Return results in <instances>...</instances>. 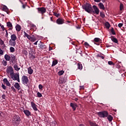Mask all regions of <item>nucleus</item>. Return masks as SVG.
I'll return each mask as SVG.
<instances>
[{
  "mask_svg": "<svg viewBox=\"0 0 126 126\" xmlns=\"http://www.w3.org/2000/svg\"><path fill=\"white\" fill-rule=\"evenodd\" d=\"M82 7L85 11H86L88 13H90V14H91V10H92V5L91 4L88 2H86L82 6Z\"/></svg>",
  "mask_w": 126,
  "mask_h": 126,
  "instance_id": "f257e3e1",
  "label": "nucleus"
},
{
  "mask_svg": "<svg viewBox=\"0 0 126 126\" xmlns=\"http://www.w3.org/2000/svg\"><path fill=\"white\" fill-rule=\"evenodd\" d=\"M21 122V118L17 115L14 114L12 117V124L14 126H17Z\"/></svg>",
  "mask_w": 126,
  "mask_h": 126,
  "instance_id": "f03ea898",
  "label": "nucleus"
},
{
  "mask_svg": "<svg viewBox=\"0 0 126 126\" xmlns=\"http://www.w3.org/2000/svg\"><path fill=\"white\" fill-rule=\"evenodd\" d=\"M100 12V10L97 7V6L94 5L93 6L92 8V10L91 11L90 14H99Z\"/></svg>",
  "mask_w": 126,
  "mask_h": 126,
  "instance_id": "7ed1b4c3",
  "label": "nucleus"
},
{
  "mask_svg": "<svg viewBox=\"0 0 126 126\" xmlns=\"http://www.w3.org/2000/svg\"><path fill=\"white\" fill-rule=\"evenodd\" d=\"M97 116H98L99 118H107L108 116V113L106 111H100L97 112Z\"/></svg>",
  "mask_w": 126,
  "mask_h": 126,
  "instance_id": "20e7f679",
  "label": "nucleus"
},
{
  "mask_svg": "<svg viewBox=\"0 0 126 126\" xmlns=\"http://www.w3.org/2000/svg\"><path fill=\"white\" fill-rule=\"evenodd\" d=\"M22 82L25 85V86H28V83H29V79H28V77L27 76H23L22 77Z\"/></svg>",
  "mask_w": 126,
  "mask_h": 126,
  "instance_id": "39448f33",
  "label": "nucleus"
},
{
  "mask_svg": "<svg viewBox=\"0 0 126 126\" xmlns=\"http://www.w3.org/2000/svg\"><path fill=\"white\" fill-rule=\"evenodd\" d=\"M38 13H41V14H44L47 12V9L44 7H38L37 8Z\"/></svg>",
  "mask_w": 126,
  "mask_h": 126,
  "instance_id": "423d86ee",
  "label": "nucleus"
},
{
  "mask_svg": "<svg viewBox=\"0 0 126 126\" xmlns=\"http://www.w3.org/2000/svg\"><path fill=\"white\" fill-rule=\"evenodd\" d=\"M6 71L7 73H10V76L13 75L14 73V70L11 66H9L7 68Z\"/></svg>",
  "mask_w": 126,
  "mask_h": 126,
  "instance_id": "0eeeda50",
  "label": "nucleus"
},
{
  "mask_svg": "<svg viewBox=\"0 0 126 126\" xmlns=\"http://www.w3.org/2000/svg\"><path fill=\"white\" fill-rule=\"evenodd\" d=\"M56 23L59 25H62L64 23V19L59 18L56 20Z\"/></svg>",
  "mask_w": 126,
  "mask_h": 126,
  "instance_id": "6e6552de",
  "label": "nucleus"
},
{
  "mask_svg": "<svg viewBox=\"0 0 126 126\" xmlns=\"http://www.w3.org/2000/svg\"><path fill=\"white\" fill-rule=\"evenodd\" d=\"M10 61H11V63H12L13 64L17 63V62H16V57L13 54L11 55V59Z\"/></svg>",
  "mask_w": 126,
  "mask_h": 126,
  "instance_id": "1a4fd4ad",
  "label": "nucleus"
},
{
  "mask_svg": "<svg viewBox=\"0 0 126 126\" xmlns=\"http://www.w3.org/2000/svg\"><path fill=\"white\" fill-rule=\"evenodd\" d=\"M6 26L8 28H9V31H11L13 29V26L12 25V23L10 22H7L6 23Z\"/></svg>",
  "mask_w": 126,
  "mask_h": 126,
  "instance_id": "9d476101",
  "label": "nucleus"
},
{
  "mask_svg": "<svg viewBox=\"0 0 126 126\" xmlns=\"http://www.w3.org/2000/svg\"><path fill=\"white\" fill-rule=\"evenodd\" d=\"M3 82L4 83V84L6 85V86H8L9 87L11 86V84H10V83H9V81H8V80H7V78H4L3 79Z\"/></svg>",
  "mask_w": 126,
  "mask_h": 126,
  "instance_id": "9b49d317",
  "label": "nucleus"
},
{
  "mask_svg": "<svg viewBox=\"0 0 126 126\" xmlns=\"http://www.w3.org/2000/svg\"><path fill=\"white\" fill-rule=\"evenodd\" d=\"M31 104L33 110H34V111H37L38 110V108H37V105H36L35 103L33 102V101H32Z\"/></svg>",
  "mask_w": 126,
  "mask_h": 126,
  "instance_id": "f8f14e48",
  "label": "nucleus"
},
{
  "mask_svg": "<svg viewBox=\"0 0 126 126\" xmlns=\"http://www.w3.org/2000/svg\"><path fill=\"white\" fill-rule=\"evenodd\" d=\"M9 45L12 47H15L16 45V41H15V40H11L10 39L9 41Z\"/></svg>",
  "mask_w": 126,
  "mask_h": 126,
  "instance_id": "ddd939ff",
  "label": "nucleus"
},
{
  "mask_svg": "<svg viewBox=\"0 0 126 126\" xmlns=\"http://www.w3.org/2000/svg\"><path fill=\"white\" fill-rule=\"evenodd\" d=\"M111 40L113 42V43H115V44H119V41L117 38L115 37L114 36H111L110 37Z\"/></svg>",
  "mask_w": 126,
  "mask_h": 126,
  "instance_id": "4468645a",
  "label": "nucleus"
},
{
  "mask_svg": "<svg viewBox=\"0 0 126 126\" xmlns=\"http://www.w3.org/2000/svg\"><path fill=\"white\" fill-rule=\"evenodd\" d=\"M70 106L71 107L73 111H75L76 110V108H77V104H76V103L71 102Z\"/></svg>",
  "mask_w": 126,
  "mask_h": 126,
  "instance_id": "2eb2a0df",
  "label": "nucleus"
},
{
  "mask_svg": "<svg viewBox=\"0 0 126 126\" xmlns=\"http://www.w3.org/2000/svg\"><path fill=\"white\" fill-rule=\"evenodd\" d=\"M12 65H14L13 67H14L15 70H16L17 71L20 70V68L19 67L18 64L17 63L13 64Z\"/></svg>",
  "mask_w": 126,
  "mask_h": 126,
  "instance_id": "dca6fc26",
  "label": "nucleus"
},
{
  "mask_svg": "<svg viewBox=\"0 0 126 126\" xmlns=\"http://www.w3.org/2000/svg\"><path fill=\"white\" fill-rule=\"evenodd\" d=\"M19 76V74H16L15 75H14V73H13V75H11V77L12 79H13L14 81L17 80Z\"/></svg>",
  "mask_w": 126,
  "mask_h": 126,
  "instance_id": "f3484780",
  "label": "nucleus"
},
{
  "mask_svg": "<svg viewBox=\"0 0 126 126\" xmlns=\"http://www.w3.org/2000/svg\"><path fill=\"white\" fill-rule=\"evenodd\" d=\"M23 112L26 115V116H27V117H29L30 116H31V112L27 109L24 110L23 111Z\"/></svg>",
  "mask_w": 126,
  "mask_h": 126,
  "instance_id": "a211bd4d",
  "label": "nucleus"
},
{
  "mask_svg": "<svg viewBox=\"0 0 126 126\" xmlns=\"http://www.w3.org/2000/svg\"><path fill=\"white\" fill-rule=\"evenodd\" d=\"M12 41H16L17 40V36L15 34H12L11 35V39H10Z\"/></svg>",
  "mask_w": 126,
  "mask_h": 126,
  "instance_id": "6ab92c4d",
  "label": "nucleus"
},
{
  "mask_svg": "<svg viewBox=\"0 0 126 126\" xmlns=\"http://www.w3.org/2000/svg\"><path fill=\"white\" fill-rule=\"evenodd\" d=\"M14 86L17 90H20L21 89V86H20V85L18 83H15Z\"/></svg>",
  "mask_w": 126,
  "mask_h": 126,
  "instance_id": "aec40b11",
  "label": "nucleus"
},
{
  "mask_svg": "<svg viewBox=\"0 0 126 126\" xmlns=\"http://www.w3.org/2000/svg\"><path fill=\"white\" fill-rule=\"evenodd\" d=\"M11 58V55L9 56L7 54H5L4 55V59L5 61H7V62H9V61H10Z\"/></svg>",
  "mask_w": 126,
  "mask_h": 126,
  "instance_id": "412c9836",
  "label": "nucleus"
},
{
  "mask_svg": "<svg viewBox=\"0 0 126 126\" xmlns=\"http://www.w3.org/2000/svg\"><path fill=\"white\" fill-rule=\"evenodd\" d=\"M3 11H5L7 14H9V11H8V8L5 5H4L2 7Z\"/></svg>",
  "mask_w": 126,
  "mask_h": 126,
  "instance_id": "4be33fe9",
  "label": "nucleus"
},
{
  "mask_svg": "<svg viewBox=\"0 0 126 126\" xmlns=\"http://www.w3.org/2000/svg\"><path fill=\"white\" fill-rule=\"evenodd\" d=\"M38 47L42 50H45V49H47V46L45 44H39Z\"/></svg>",
  "mask_w": 126,
  "mask_h": 126,
  "instance_id": "5701e85b",
  "label": "nucleus"
},
{
  "mask_svg": "<svg viewBox=\"0 0 126 126\" xmlns=\"http://www.w3.org/2000/svg\"><path fill=\"white\" fill-rule=\"evenodd\" d=\"M98 6H99L100 9H103V10H105V6H104L103 3L100 2L99 3H98Z\"/></svg>",
  "mask_w": 126,
  "mask_h": 126,
  "instance_id": "b1692460",
  "label": "nucleus"
},
{
  "mask_svg": "<svg viewBox=\"0 0 126 126\" xmlns=\"http://www.w3.org/2000/svg\"><path fill=\"white\" fill-rule=\"evenodd\" d=\"M28 39L30 40L31 42H35V41H36V37H32L30 35V37H29Z\"/></svg>",
  "mask_w": 126,
  "mask_h": 126,
  "instance_id": "393cba45",
  "label": "nucleus"
},
{
  "mask_svg": "<svg viewBox=\"0 0 126 126\" xmlns=\"http://www.w3.org/2000/svg\"><path fill=\"white\" fill-rule=\"evenodd\" d=\"M16 31H17V32H19L20 31V30H21V26H20V25L17 24L16 27Z\"/></svg>",
  "mask_w": 126,
  "mask_h": 126,
  "instance_id": "a878e982",
  "label": "nucleus"
},
{
  "mask_svg": "<svg viewBox=\"0 0 126 126\" xmlns=\"http://www.w3.org/2000/svg\"><path fill=\"white\" fill-rule=\"evenodd\" d=\"M28 72L29 74H32V73H33V69H32V68H31V67H29L28 68Z\"/></svg>",
  "mask_w": 126,
  "mask_h": 126,
  "instance_id": "bb28decb",
  "label": "nucleus"
},
{
  "mask_svg": "<svg viewBox=\"0 0 126 126\" xmlns=\"http://www.w3.org/2000/svg\"><path fill=\"white\" fill-rule=\"evenodd\" d=\"M107 120H108L109 122H112L113 121V117H112V115H108L107 117Z\"/></svg>",
  "mask_w": 126,
  "mask_h": 126,
  "instance_id": "cd10ccee",
  "label": "nucleus"
},
{
  "mask_svg": "<svg viewBox=\"0 0 126 126\" xmlns=\"http://www.w3.org/2000/svg\"><path fill=\"white\" fill-rule=\"evenodd\" d=\"M56 64H58V60H55L53 61L52 66H55V65H56Z\"/></svg>",
  "mask_w": 126,
  "mask_h": 126,
  "instance_id": "c85d7f7f",
  "label": "nucleus"
},
{
  "mask_svg": "<svg viewBox=\"0 0 126 126\" xmlns=\"http://www.w3.org/2000/svg\"><path fill=\"white\" fill-rule=\"evenodd\" d=\"M77 67H78V69H80V70H81V69H82V68H83L82 64L78 63L77 64Z\"/></svg>",
  "mask_w": 126,
  "mask_h": 126,
  "instance_id": "c756f323",
  "label": "nucleus"
},
{
  "mask_svg": "<svg viewBox=\"0 0 126 126\" xmlns=\"http://www.w3.org/2000/svg\"><path fill=\"white\" fill-rule=\"evenodd\" d=\"M105 26L107 28V29H109V28H110L111 25H110V23H109V22H106L105 24Z\"/></svg>",
  "mask_w": 126,
  "mask_h": 126,
  "instance_id": "7c9ffc66",
  "label": "nucleus"
},
{
  "mask_svg": "<svg viewBox=\"0 0 126 126\" xmlns=\"http://www.w3.org/2000/svg\"><path fill=\"white\" fill-rule=\"evenodd\" d=\"M9 50L10 53H14V52H15V49L13 47H10Z\"/></svg>",
  "mask_w": 126,
  "mask_h": 126,
  "instance_id": "2f4dec72",
  "label": "nucleus"
},
{
  "mask_svg": "<svg viewBox=\"0 0 126 126\" xmlns=\"http://www.w3.org/2000/svg\"><path fill=\"white\" fill-rule=\"evenodd\" d=\"M24 37H27L28 39H29L30 35L28 34L27 33H26V32H24Z\"/></svg>",
  "mask_w": 126,
  "mask_h": 126,
  "instance_id": "473e14b6",
  "label": "nucleus"
},
{
  "mask_svg": "<svg viewBox=\"0 0 126 126\" xmlns=\"http://www.w3.org/2000/svg\"><path fill=\"white\" fill-rule=\"evenodd\" d=\"M94 42H96V43H98V42L101 41V39H100L99 38H97V37H96V38H95L94 39Z\"/></svg>",
  "mask_w": 126,
  "mask_h": 126,
  "instance_id": "72a5a7b5",
  "label": "nucleus"
},
{
  "mask_svg": "<svg viewBox=\"0 0 126 126\" xmlns=\"http://www.w3.org/2000/svg\"><path fill=\"white\" fill-rule=\"evenodd\" d=\"M100 17H101L102 18H105V13H104V12H100Z\"/></svg>",
  "mask_w": 126,
  "mask_h": 126,
  "instance_id": "f704fd0d",
  "label": "nucleus"
},
{
  "mask_svg": "<svg viewBox=\"0 0 126 126\" xmlns=\"http://www.w3.org/2000/svg\"><path fill=\"white\" fill-rule=\"evenodd\" d=\"M64 73V71L63 70H61L58 72V75L60 76L63 75V74Z\"/></svg>",
  "mask_w": 126,
  "mask_h": 126,
  "instance_id": "c9c22d12",
  "label": "nucleus"
},
{
  "mask_svg": "<svg viewBox=\"0 0 126 126\" xmlns=\"http://www.w3.org/2000/svg\"><path fill=\"white\" fill-rule=\"evenodd\" d=\"M108 64H109V65H113V66H115V63L112 61H108Z\"/></svg>",
  "mask_w": 126,
  "mask_h": 126,
  "instance_id": "e433bc0d",
  "label": "nucleus"
},
{
  "mask_svg": "<svg viewBox=\"0 0 126 126\" xmlns=\"http://www.w3.org/2000/svg\"><path fill=\"white\" fill-rule=\"evenodd\" d=\"M112 35H116V32H115V30H114V28H112L110 30Z\"/></svg>",
  "mask_w": 126,
  "mask_h": 126,
  "instance_id": "4c0bfd02",
  "label": "nucleus"
},
{
  "mask_svg": "<svg viewBox=\"0 0 126 126\" xmlns=\"http://www.w3.org/2000/svg\"><path fill=\"white\" fill-rule=\"evenodd\" d=\"M37 97H38V98H41V97H42V94L38 92L37 93Z\"/></svg>",
  "mask_w": 126,
  "mask_h": 126,
  "instance_id": "58836bf2",
  "label": "nucleus"
},
{
  "mask_svg": "<svg viewBox=\"0 0 126 126\" xmlns=\"http://www.w3.org/2000/svg\"><path fill=\"white\" fill-rule=\"evenodd\" d=\"M90 125L91 126H97L96 123L94 122H90Z\"/></svg>",
  "mask_w": 126,
  "mask_h": 126,
  "instance_id": "ea45409f",
  "label": "nucleus"
},
{
  "mask_svg": "<svg viewBox=\"0 0 126 126\" xmlns=\"http://www.w3.org/2000/svg\"><path fill=\"white\" fill-rule=\"evenodd\" d=\"M30 60H34V59H36V57L35 55H33V54L31 55V56L30 57Z\"/></svg>",
  "mask_w": 126,
  "mask_h": 126,
  "instance_id": "a19ab883",
  "label": "nucleus"
},
{
  "mask_svg": "<svg viewBox=\"0 0 126 126\" xmlns=\"http://www.w3.org/2000/svg\"><path fill=\"white\" fill-rule=\"evenodd\" d=\"M2 64L4 65V66H6L7 65V62L6 61H3L2 63Z\"/></svg>",
  "mask_w": 126,
  "mask_h": 126,
  "instance_id": "79ce46f5",
  "label": "nucleus"
},
{
  "mask_svg": "<svg viewBox=\"0 0 126 126\" xmlns=\"http://www.w3.org/2000/svg\"><path fill=\"white\" fill-rule=\"evenodd\" d=\"M1 87L4 90H5V89H6V86H5V85L3 84H2Z\"/></svg>",
  "mask_w": 126,
  "mask_h": 126,
  "instance_id": "37998d69",
  "label": "nucleus"
},
{
  "mask_svg": "<svg viewBox=\"0 0 126 126\" xmlns=\"http://www.w3.org/2000/svg\"><path fill=\"white\" fill-rule=\"evenodd\" d=\"M11 89L12 90V91H13V92H16V90H15V88H14V87L13 86H11Z\"/></svg>",
  "mask_w": 126,
  "mask_h": 126,
  "instance_id": "c03bdc74",
  "label": "nucleus"
},
{
  "mask_svg": "<svg viewBox=\"0 0 126 126\" xmlns=\"http://www.w3.org/2000/svg\"><path fill=\"white\" fill-rule=\"evenodd\" d=\"M54 15H55L56 17H59L60 16V14L54 12Z\"/></svg>",
  "mask_w": 126,
  "mask_h": 126,
  "instance_id": "a18cd8bd",
  "label": "nucleus"
},
{
  "mask_svg": "<svg viewBox=\"0 0 126 126\" xmlns=\"http://www.w3.org/2000/svg\"><path fill=\"white\" fill-rule=\"evenodd\" d=\"M3 44H4V42L2 41V39H1L0 38V45H3Z\"/></svg>",
  "mask_w": 126,
  "mask_h": 126,
  "instance_id": "49530a36",
  "label": "nucleus"
},
{
  "mask_svg": "<svg viewBox=\"0 0 126 126\" xmlns=\"http://www.w3.org/2000/svg\"><path fill=\"white\" fill-rule=\"evenodd\" d=\"M6 34H5V37L6 38H8V32H7V30H5Z\"/></svg>",
  "mask_w": 126,
  "mask_h": 126,
  "instance_id": "de8ad7c7",
  "label": "nucleus"
},
{
  "mask_svg": "<svg viewBox=\"0 0 126 126\" xmlns=\"http://www.w3.org/2000/svg\"><path fill=\"white\" fill-rule=\"evenodd\" d=\"M84 45H85V47H86V48H88V47H89L90 46L89 45V44H88V43H87V42H85Z\"/></svg>",
  "mask_w": 126,
  "mask_h": 126,
  "instance_id": "09e8293b",
  "label": "nucleus"
},
{
  "mask_svg": "<svg viewBox=\"0 0 126 126\" xmlns=\"http://www.w3.org/2000/svg\"><path fill=\"white\" fill-rule=\"evenodd\" d=\"M123 8H124V5H123V4H121L120 6V10H123Z\"/></svg>",
  "mask_w": 126,
  "mask_h": 126,
  "instance_id": "8fccbe9b",
  "label": "nucleus"
},
{
  "mask_svg": "<svg viewBox=\"0 0 126 126\" xmlns=\"http://www.w3.org/2000/svg\"><path fill=\"white\" fill-rule=\"evenodd\" d=\"M23 53L24 55H25L26 56H27V55H28V52L26 50L24 51Z\"/></svg>",
  "mask_w": 126,
  "mask_h": 126,
  "instance_id": "3c124183",
  "label": "nucleus"
},
{
  "mask_svg": "<svg viewBox=\"0 0 126 126\" xmlns=\"http://www.w3.org/2000/svg\"><path fill=\"white\" fill-rule=\"evenodd\" d=\"M39 89H43V86L41 84H39L38 86Z\"/></svg>",
  "mask_w": 126,
  "mask_h": 126,
  "instance_id": "603ef678",
  "label": "nucleus"
},
{
  "mask_svg": "<svg viewBox=\"0 0 126 126\" xmlns=\"http://www.w3.org/2000/svg\"><path fill=\"white\" fill-rule=\"evenodd\" d=\"M0 55H3V51H2V50H1V48H0Z\"/></svg>",
  "mask_w": 126,
  "mask_h": 126,
  "instance_id": "864d4df0",
  "label": "nucleus"
},
{
  "mask_svg": "<svg viewBox=\"0 0 126 126\" xmlns=\"http://www.w3.org/2000/svg\"><path fill=\"white\" fill-rule=\"evenodd\" d=\"M123 23H119V24H118V27H119L120 28H121V27H123Z\"/></svg>",
  "mask_w": 126,
  "mask_h": 126,
  "instance_id": "5fc2aeb1",
  "label": "nucleus"
},
{
  "mask_svg": "<svg viewBox=\"0 0 126 126\" xmlns=\"http://www.w3.org/2000/svg\"><path fill=\"white\" fill-rule=\"evenodd\" d=\"M0 27H1V29H3V28H4V26H3V25H2L0 23Z\"/></svg>",
  "mask_w": 126,
  "mask_h": 126,
  "instance_id": "6e6d98bb",
  "label": "nucleus"
},
{
  "mask_svg": "<svg viewBox=\"0 0 126 126\" xmlns=\"http://www.w3.org/2000/svg\"><path fill=\"white\" fill-rule=\"evenodd\" d=\"M1 97L2 99H5V94H2Z\"/></svg>",
  "mask_w": 126,
  "mask_h": 126,
  "instance_id": "4d7b16f0",
  "label": "nucleus"
},
{
  "mask_svg": "<svg viewBox=\"0 0 126 126\" xmlns=\"http://www.w3.org/2000/svg\"><path fill=\"white\" fill-rule=\"evenodd\" d=\"M94 1H95V2H100L101 0H94Z\"/></svg>",
  "mask_w": 126,
  "mask_h": 126,
  "instance_id": "13d9d810",
  "label": "nucleus"
},
{
  "mask_svg": "<svg viewBox=\"0 0 126 126\" xmlns=\"http://www.w3.org/2000/svg\"><path fill=\"white\" fill-rule=\"evenodd\" d=\"M22 7H23V8L25 9L26 7V4H23L22 5Z\"/></svg>",
  "mask_w": 126,
  "mask_h": 126,
  "instance_id": "bf43d9fd",
  "label": "nucleus"
},
{
  "mask_svg": "<svg viewBox=\"0 0 126 126\" xmlns=\"http://www.w3.org/2000/svg\"><path fill=\"white\" fill-rule=\"evenodd\" d=\"M77 29H80V26H79V25H78L76 27Z\"/></svg>",
  "mask_w": 126,
  "mask_h": 126,
  "instance_id": "052dcab7",
  "label": "nucleus"
},
{
  "mask_svg": "<svg viewBox=\"0 0 126 126\" xmlns=\"http://www.w3.org/2000/svg\"><path fill=\"white\" fill-rule=\"evenodd\" d=\"M80 89H84V86H80Z\"/></svg>",
  "mask_w": 126,
  "mask_h": 126,
  "instance_id": "680f3d73",
  "label": "nucleus"
},
{
  "mask_svg": "<svg viewBox=\"0 0 126 126\" xmlns=\"http://www.w3.org/2000/svg\"><path fill=\"white\" fill-rule=\"evenodd\" d=\"M52 50H53V48L51 47V46H49V51H52Z\"/></svg>",
  "mask_w": 126,
  "mask_h": 126,
  "instance_id": "e2e57ef3",
  "label": "nucleus"
},
{
  "mask_svg": "<svg viewBox=\"0 0 126 126\" xmlns=\"http://www.w3.org/2000/svg\"><path fill=\"white\" fill-rule=\"evenodd\" d=\"M17 80L18 82H20V80L19 79V77L17 79V80Z\"/></svg>",
  "mask_w": 126,
  "mask_h": 126,
  "instance_id": "0e129e2a",
  "label": "nucleus"
},
{
  "mask_svg": "<svg viewBox=\"0 0 126 126\" xmlns=\"http://www.w3.org/2000/svg\"><path fill=\"white\" fill-rule=\"evenodd\" d=\"M110 47H111V45L109 44L106 45V48H110Z\"/></svg>",
  "mask_w": 126,
  "mask_h": 126,
  "instance_id": "69168bd1",
  "label": "nucleus"
},
{
  "mask_svg": "<svg viewBox=\"0 0 126 126\" xmlns=\"http://www.w3.org/2000/svg\"><path fill=\"white\" fill-rule=\"evenodd\" d=\"M50 20L51 21H54V20H53V17H50Z\"/></svg>",
  "mask_w": 126,
  "mask_h": 126,
  "instance_id": "338daca9",
  "label": "nucleus"
},
{
  "mask_svg": "<svg viewBox=\"0 0 126 126\" xmlns=\"http://www.w3.org/2000/svg\"><path fill=\"white\" fill-rule=\"evenodd\" d=\"M74 100L76 101V102H77V101H78V99L77 98H75L74 99Z\"/></svg>",
  "mask_w": 126,
  "mask_h": 126,
  "instance_id": "774afa93",
  "label": "nucleus"
}]
</instances>
